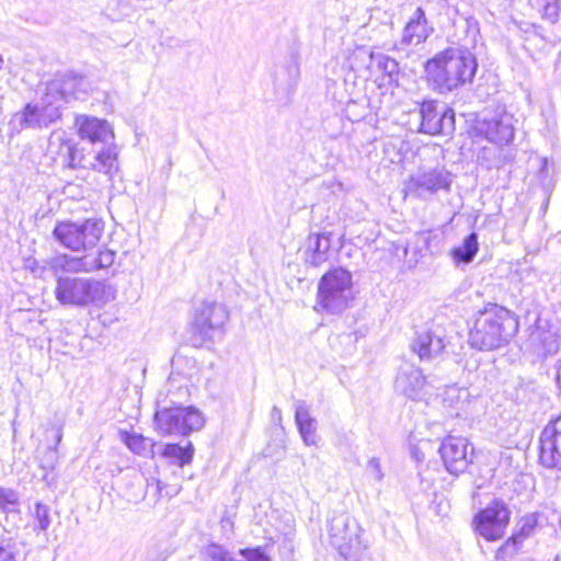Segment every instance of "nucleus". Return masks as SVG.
Masks as SVG:
<instances>
[{
	"instance_id": "obj_1",
	"label": "nucleus",
	"mask_w": 561,
	"mask_h": 561,
	"mask_svg": "<svg viewBox=\"0 0 561 561\" xmlns=\"http://www.w3.org/2000/svg\"><path fill=\"white\" fill-rule=\"evenodd\" d=\"M103 231L104 222L98 218L59 222L53 231L56 240L70 251L83 252V254L55 256L51 260V268L55 273H92L111 267L116 257L115 251L100 248L95 253L92 252L100 242Z\"/></svg>"
},
{
	"instance_id": "obj_2",
	"label": "nucleus",
	"mask_w": 561,
	"mask_h": 561,
	"mask_svg": "<svg viewBox=\"0 0 561 561\" xmlns=\"http://www.w3.org/2000/svg\"><path fill=\"white\" fill-rule=\"evenodd\" d=\"M477 68L476 56L462 46H449L424 65L426 80L438 93H448L471 82Z\"/></svg>"
},
{
	"instance_id": "obj_3",
	"label": "nucleus",
	"mask_w": 561,
	"mask_h": 561,
	"mask_svg": "<svg viewBox=\"0 0 561 561\" xmlns=\"http://www.w3.org/2000/svg\"><path fill=\"white\" fill-rule=\"evenodd\" d=\"M517 323L510 310L491 305L478 312L469 333V343L480 351H492L505 344L516 331Z\"/></svg>"
},
{
	"instance_id": "obj_4",
	"label": "nucleus",
	"mask_w": 561,
	"mask_h": 561,
	"mask_svg": "<svg viewBox=\"0 0 561 561\" xmlns=\"http://www.w3.org/2000/svg\"><path fill=\"white\" fill-rule=\"evenodd\" d=\"M107 291L103 282L84 277H58L55 287L56 299L61 305L77 307L104 305L108 301Z\"/></svg>"
},
{
	"instance_id": "obj_5",
	"label": "nucleus",
	"mask_w": 561,
	"mask_h": 561,
	"mask_svg": "<svg viewBox=\"0 0 561 561\" xmlns=\"http://www.w3.org/2000/svg\"><path fill=\"white\" fill-rule=\"evenodd\" d=\"M318 300L331 313H341L354 300L352 274L337 267L327 272L318 285Z\"/></svg>"
},
{
	"instance_id": "obj_6",
	"label": "nucleus",
	"mask_w": 561,
	"mask_h": 561,
	"mask_svg": "<svg viewBox=\"0 0 561 561\" xmlns=\"http://www.w3.org/2000/svg\"><path fill=\"white\" fill-rule=\"evenodd\" d=\"M329 539L344 561H359L366 549L362 540L363 528L347 513L334 514L329 522Z\"/></svg>"
},
{
	"instance_id": "obj_7",
	"label": "nucleus",
	"mask_w": 561,
	"mask_h": 561,
	"mask_svg": "<svg viewBox=\"0 0 561 561\" xmlns=\"http://www.w3.org/2000/svg\"><path fill=\"white\" fill-rule=\"evenodd\" d=\"M61 103L46 90L45 96L38 102L28 103L22 111L16 112L10 125L16 131L25 128H47L61 118Z\"/></svg>"
},
{
	"instance_id": "obj_8",
	"label": "nucleus",
	"mask_w": 561,
	"mask_h": 561,
	"mask_svg": "<svg viewBox=\"0 0 561 561\" xmlns=\"http://www.w3.org/2000/svg\"><path fill=\"white\" fill-rule=\"evenodd\" d=\"M158 430L164 435H187L193 431H199L205 419L199 410L194 407H169L158 410L154 414Z\"/></svg>"
},
{
	"instance_id": "obj_9",
	"label": "nucleus",
	"mask_w": 561,
	"mask_h": 561,
	"mask_svg": "<svg viewBox=\"0 0 561 561\" xmlns=\"http://www.w3.org/2000/svg\"><path fill=\"white\" fill-rule=\"evenodd\" d=\"M474 134L497 146L507 145L514 138L513 116L503 107L484 110L473 125Z\"/></svg>"
},
{
	"instance_id": "obj_10",
	"label": "nucleus",
	"mask_w": 561,
	"mask_h": 561,
	"mask_svg": "<svg viewBox=\"0 0 561 561\" xmlns=\"http://www.w3.org/2000/svg\"><path fill=\"white\" fill-rule=\"evenodd\" d=\"M229 319L225 305L216 301H203L194 310L192 331L202 340H213L224 332Z\"/></svg>"
},
{
	"instance_id": "obj_11",
	"label": "nucleus",
	"mask_w": 561,
	"mask_h": 561,
	"mask_svg": "<svg viewBox=\"0 0 561 561\" xmlns=\"http://www.w3.org/2000/svg\"><path fill=\"white\" fill-rule=\"evenodd\" d=\"M62 167L93 170L112 178L118 171L116 147L108 146L94 154H84L75 144Z\"/></svg>"
},
{
	"instance_id": "obj_12",
	"label": "nucleus",
	"mask_w": 561,
	"mask_h": 561,
	"mask_svg": "<svg viewBox=\"0 0 561 561\" xmlns=\"http://www.w3.org/2000/svg\"><path fill=\"white\" fill-rule=\"evenodd\" d=\"M511 512L502 500L492 501L473 518L476 531L489 541L502 538L510 523Z\"/></svg>"
},
{
	"instance_id": "obj_13",
	"label": "nucleus",
	"mask_w": 561,
	"mask_h": 561,
	"mask_svg": "<svg viewBox=\"0 0 561 561\" xmlns=\"http://www.w3.org/2000/svg\"><path fill=\"white\" fill-rule=\"evenodd\" d=\"M451 175L443 168L422 170L410 176L405 190L415 196L425 198L439 190L448 191Z\"/></svg>"
},
{
	"instance_id": "obj_14",
	"label": "nucleus",
	"mask_w": 561,
	"mask_h": 561,
	"mask_svg": "<svg viewBox=\"0 0 561 561\" xmlns=\"http://www.w3.org/2000/svg\"><path fill=\"white\" fill-rule=\"evenodd\" d=\"M436 101H424L420 107V131L428 135H451L455 130V113L450 108L439 112Z\"/></svg>"
},
{
	"instance_id": "obj_15",
	"label": "nucleus",
	"mask_w": 561,
	"mask_h": 561,
	"mask_svg": "<svg viewBox=\"0 0 561 561\" xmlns=\"http://www.w3.org/2000/svg\"><path fill=\"white\" fill-rule=\"evenodd\" d=\"M469 447L468 439L463 437L448 436L443 440L439 453L447 471L459 474L467 469L472 461V451H469Z\"/></svg>"
},
{
	"instance_id": "obj_16",
	"label": "nucleus",
	"mask_w": 561,
	"mask_h": 561,
	"mask_svg": "<svg viewBox=\"0 0 561 561\" xmlns=\"http://www.w3.org/2000/svg\"><path fill=\"white\" fill-rule=\"evenodd\" d=\"M539 458L545 467L561 469V414L541 432Z\"/></svg>"
},
{
	"instance_id": "obj_17",
	"label": "nucleus",
	"mask_w": 561,
	"mask_h": 561,
	"mask_svg": "<svg viewBox=\"0 0 561 561\" xmlns=\"http://www.w3.org/2000/svg\"><path fill=\"white\" fill-rule=\"evenodd\" d=\"M433 31L434 28L430 26L424 10L422 8H417L414 10L403 28L400 42L393 45L392 50L400 51L404 50L408 46L420 45L428 38Z\"/></svg>"
},
{
	"instance_id": "obj_18",
	"label": "nucleus",
	"mask_w": 561,
	"mask_h": 561,
	"mask_svg": "<svg viewBox=\"0 0 561 561\" xmlns=\"http://www.w3.org/2000/svg\"><path fill=\"white\" fill-rule=\"evenodd\" d=\"M88 83L81 76L75 73H65L51 80L46 90L56 101L61 103L69 102L70 99H79L87 93Z\"/></svg>"
},
{
	"instance_id": "obj_19",
	"label": "nucleus",
	"mask_w": 561,
	"mask_h": 561,
	"mask_svg": "<svg viewBox=\"0 0 561 561\" xmlns=\"http://www.w3.org/2000/svg\"><path fill=\"white\" fill-rule=\"evenodd\" d=\"M444 337V330L439 327L424 329L416 333L411 348L421 360H432L443 353L446 346Z\"/></svg>"
},
{
	"instance_id": "obj_20",
	"label": "nucleus",
	"mask_w": 561,
	"mask_h": 561,
	"mask_svg": "<svg viewBox=\"0 0 561 561\" xmlns=\"http://www.w3.org/2000/svg\"><path fill=\"white\" fill-rule=\"evenodd\" d=\"M76 126L80 138L92 144H110L114 139V131L105 119L80 115L76 117Z\"/></svg>"
},
{
	"instance_id": "obj_21",
	"label": "nucleus",
	"mask_w": 561,
	"mask_h": 561,
	"mask_svg": "<svg viewBox=\"0 0 561 561\" xmlns=\"http://www.w3.org/2000/svg\"><path fill=\"white\" fill-rule=\"evenodd\" d=\"M426 386L422 371L412 366L402 368L396 379L397 390L413 400L423 399Z\"/></svg>"
},
{
	"instance_id": "obj_22",
	"label": "nucleus",
	"mask_w": 561,
	"mask_h": 561,
	"mask_svg": "<svg viewBox=\"0 0 561 561\" xmlns=\"http://www.w3.org/2000/svg\"><path fill=\"white\" fill-rule=\"evenodd\" d=\"M330 248V233H310L306 240L305 262L314 267L320 266L328 260Z\"/></svg>"
},
{
	"instance_id": "obj_23",
	"label": "nucleus",
	"mask_w": 561,
	"mask_h": 561,
	"mask_svg": "<svg viewBox=\"0 0 561 561\" xmlns=\"http://www.w3.org/2000/svg\"><path fill=\"white\" fill-rule=\"evenodd\" d=\"M295 422L304 443L308 446L317 445V421L310 415L309 407L305 401L296 403Z\"/></svg>"
},
{
	"instance_id": "obj_24",
	"label": "nucleus",
	"mask_w": 561,
	"mask_h": 561,
	"mask_svg": "<svg viewBox=\"0 0 561 561\" xmlns=\"http://www.w3.org/2000/svg\"><path fill=\"white\" fill-rule=\"evenodd\" d=\"M300 77L299 55L291 50L286 62L275 76V84L286 90H293Z\"/></svg>"
},
{
	"instance_id": "obj_25",
	"label": "nucleus",
	"mask_w": 561,
	"mask_h": 561,
	"mask_svg": "<svg viewBox=\"0 0 561 561\" xmlns=\"http://www.w3.org/2000/svg\"><path fill=\"white\" fill-rule=\"evenodd\" d=\"M538 526V515L529 514L524 516L518 523V530L502 547V550L514 553L519 549L522 542L530 537Z\"/></svg>"
},
{
	"instance_id": "obj_26",
	"label": "nucleus",
	"mask_w": 561,
	"mask_h": 561,
	"mask_svg": "<svg viewBox=\"0 0 561 561\" xmlns=\"http://www.w3.org/2000/svg\"><path fill=\"white\" fill-rule=\"evenodd\" d=\"M75 142L67 138L64 131H53L48 139L47 154L56 162L64 165Z\"/></svg>"
},
{
	"instance_id": "obj_27",
	"label": "nucleus",
	"mask_w": 561,
	"mask_h": 561,
	"mask_svg": "<svg viewBox=\"0 0 561 561\" xmlns=\"http://www.w3.org/2000/svg\"><path fill=\"white\" fill-rule=\"evenodd\" d=\"M444 241V232L440 229L420 231L415 234V242L420 253L434 254L439 251Z\"/></svg>"
},
{
	"instance_id": "obj_28",
	"label": "nucleus",
	"mask_w": 561,
	"mask_h": 561,
	"mask_svg": "<svg viewBox=\"0 0 561 561\" xmlns=\"http://www.w3.org/2000/svg\"><path fill=\"white\" fill-rule=\"evenodd\" d=\"M478 249V234L471 232L463 239L461 245L451 250V256L458 263H470L474 259Z\"/></svg>"
},
{
	"instance_id": "obj_29",
	"label": "nucleus",
	"mask_w": 561,
	"mask_h": 561,
	"mask_svg": "<svg viewBox=\"0 0 561 561\" xmlns=\"http://www.w3.org/2000/svg\"><path fill=\"white\" fill-rule=\"evenodd\" d=\"M193 446L191 443L186 447H181L178 444H167L163 448L162 456L173 460L180 467L191 462L193 458Z\"/></svg>"
},
{
	"instance_id": "obj_30",
	"label": "nucleus",
	"mask_w": 561,
	"mask_h": 561,
	"mask_svg": "<svg viewBox=\"0 0 561 561\" xmlns=\"http://www.w3.org/2000/svg\"><path fill=\"white\" fill-rule=\"evenodd\" d=\"M121 435L122 440L134 454L145 456L149 447H152L151 443L140 434L122 432Z\"/></svg>"
},
{
	"instance_id": "obj_31",
	"label": "nucleus",
	"mask_w": 561,
	"mask_h": 561,
	"mask_svg": "<svg viewBox=\"0 0 561 561\" xmlns=\"http://www.w3.org/2000/svg\"><path fill=\"white\" fill-rule=\"evenodd\" d=\"M531 3L542 11V15L551 23L559 20L561 11V0H530Z\"/></svg>"
},
{
	"instance_id": "obj_32",
	"label": "nucleus",
	"mask_w": 561,
	"mask_h": 561,
	"mask_svg": "<svg viewBox=\"0 0 561 561\" xmlns=\"http://www.w3.org/2000/svg\"><path fill=\"white\" fill-rule=\"evenodd\" d=\"M21 549L13 538H0V561H20Z\"/></svg>"
},
{
	"instance_id": "obj_33",
	"label": "nucleus",
	"mask_w": 561,
	"mask_h": 561,
	"mask_svg": "<svg viewBox=\"0 0 561 561\" xmlns=\"http://www.w3.org/2000/svg\"><path fill=\"white\" fill-rule=\"evenodd\" d=\"M34 530L46 531L51 524L50 508L42 503H36L33 512Z\"/></svg>"
},
{
	"instance_id": "obj_34",
	"label": "nucleus",
	"mask_w": 561,
	"mask_h": 561,
	"mask_svg": "<svg viewBox=\"0 0 561 561\" xmlns=\"http://www.w3.org/2000/svg\"><path fill=\"white\" fill-rule=\"evenodd\" d=\"M376 58L378 69L385 75L392 78L399 73V62L394 58L387 55H378Z\"/></svg>"
},
{
	"instance_id": "obj_35",
	"label": "nucleus",
	"mask_w": 561,
	"mask_h": 561,
	"mask_svg": "<svg viewBox=\"0 0 561 561\" xmlns=\"http://www.w3.org/2000/svg\"><path fill=\"white\" fill-rule=\"evenodd\" d=\"M479 160L486 163V168H500V150L497 148H483Z\"/></svg>"
},
{
	"instance_id": "obj_36",
	"label": "nucleus",
	"mask_w": 561,
	"mask_h": 561,
	"mask_svg": "<svg viewBox=\"0 0 561 561\" xmlns=\"http://www.w3.org/2000/svg\"><path fill=\"white\" fill-rule=\"evenodd\" d=\"M205 556L211 561H226L230 554L219 545L211 543L205 548Z\"/></svg>"
},
{
	"instance_id": "obj_37",
	"label": "nucleus",
	"mask_w": 561,
	"mask_h": 561,
	"mask_svg": "<svg viewBox=\"0 0 561 561\" xmlns=\"http://www.w3.org/2000/svg\"><path fill=\"white\" fill-rule=\"evenodd\" d=\"M239 553L248 561H271L260 547L241 549Z\"/></svg>"
},
{
	"instance_id": "obj_38",
	"label": "nucleus",
	"mask_w": 561,
	"mask_h": 561,
	"mask_svg": "<svg viewBox=\"0 0 561 561\" xmlns=\"http://www.w3.org/2000/svg\"><path fill=\"white\" fill-rule=\"evenodd\" d=\"M367 472L378 482H381L383 479V472L381 470V465L379 458L373 457L367 462Z\"/></svg>"
},
{
	"instance_id": "obj_39",
	"label": "nucleus",
	"mask_w": 561,
	"mask_h": 561,
	"mask_svg": "<svg viewBox=\"0 0 561 561\" xmlns=\"http://www.w3.org/2000/svg\"><path fill=\"white\" fill-rule=\"evenodd\" d=\"M18 503V494L10 490L0 488V506L13 505Z\"/></svg>"
},
{
	"instance_id": "obj_40",
	"label": "nucleus",
	"mask_w": 561,
	"mask_h": 561,
	"mask_svg": "<svg viewBox=\"0 0 561 561\" xmlns=\"http://www.w3.org/2000/svg\"><path fill=\"white\" fill-rule=\"evenodd\" d=\"M556 369H557L556 381H557L558 387L561 389V358L558 360Z\"/></svg>"
},
{
	"instance_id": "obj_41",
	"label": "nucleus",
	"mask_w": 561,
	"mask_h": 561,
	"mask_svg": "<svg viewBox=\"0 0 561 561\" xmlns=\"http://www.w3.org/2000/svg\"><path fill=\"white\" fill-rule=\"evenodd\" d=\"M61 438H62V433L60 430H58L57 434H56V444H59Z\"/></svg>"
},
{
	"instance_id": "obj_42",
	"label": "nucleus",
	"mask_w": 561,
	"mask_h": 561,
	"mask_svg": "<svg viewBox=\"0 0 561 561\" xmlns=\"http://www.w3.org/2000/svg\"><path fill=\"white\" fill-rule=\"evenodd\" d=\"M273 415H275L278 419H280V410L277 407L273 408Z\"/></svg>"
},
{
	"instance_id": "obj_43",
	"label": "nucleus",
	"mask_w": 561,
	"mask_h": 561,
	"mask_svg": "<svg viewBox=\"0 0 561 561\" xmlns=\"http://www.w3.org/2000/svg\"><path fill=\"white\" fill-rule=\"evenodd\" d=\"M48 454L51 458H55L56 457V448H51L48 450Z\"/></svg>"
},
{
	"instance_id": "obj_44",
	"label": "nucleus",
	"mask_w": 561,
	"mask_h": 561,
	"mask_svg": "<svg viewBox=\"0 0 561 561\" xmlns=\"http://www.w3.org/2000/svg\"><path fill=\"white\" fill-rule=\"evenodd\" d=\"M554 561H561V553L556 557Z\"/></svg>"
},
{
	"instance_id": "obj_45",
	"label": "nucleus",
	"mask_w": 561,
	"mask_h": 561,
	"mask_svg": "<svg viewBox=\"0 0 561 561\" xmlns=\"http://www.w3.org/2000/svg\"><path fill=\"white\" fill-rule=\"evenodd\" d=\"M2 64H3V59H2V57L0 56V69L2 68Z\"/></svg>"
},
{
	"instance_id": "obj_46",
	"label": "nucleus",
	"mask_w": 561,
	"mask_h": 561,
	"mask_svg": "<svg viewBox=\"0 0 561 561\" xmlns=\"http://www.w3.org/2000/svg\"><path fill=\"white\" fill-rule=\"evenodd\" d=\"M559 236H560V239H561V232L559 233Z\"/></svg>"
}]
</instances>
